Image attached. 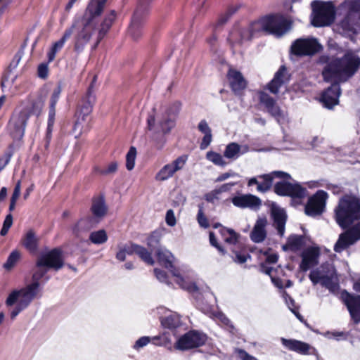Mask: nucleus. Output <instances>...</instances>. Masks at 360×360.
<instances>
[{
	"instance_id": "obj_37",
	"label": "nucleus",
	"mask_w": 360,
	"mask_h": 360,
	"mask_svg": "<svg viewBox=\"0 0 360 360\" xmlns=\"http://www.w3.org/2000/svg\"><path fill=\"white\" fill-rule=\"evenodd\" d=\"M304 244V238L303 236L292 235L288 239L286 245L283 246L284 250H290L296 252L300 250Z\"/></svg>"
},
{
	"instance_id": "obj_52",
	"label": "nucleus",
	"mask_w": 360,
	"mask_h": 360,
	"mask_svg": "<svg viewBox=\"0 0 360 360\" xmlns=\"http://www.w3.org/2000/svg\"><path fill=\"white\" fill-rule=\"evenodd\" d=\"M13 224V216L11 214H8L4 221L2 229L0 231V234L2 236H4L7 234L9 229L11 227Z\"/></svg>"
},
{
	"instance_id": "obj_43",
	"label": "nucleus",
	"mask_w": 360,
	"mask_h": 360,
	"mask_svg": "<svg viewBox=\"0 0 360 360\" xmlns=\"http://www.w3.org/2000/svg\"><path fill=\"white\" fill-rule=\"evenodd\" d=\"M136 248L137 251L136 255H137L141 259L142 261H143L145 263L149 265L154 264L155 261L152 257L153 251H148L146 248L141 246L139 245Z\"/></svg>"
},
{
	"instance_id": "obj_44",
	"label": "nucleus",
	"mask_w": 360,
	"mask_h": 360,
	"mask_svg": "<svg viewBox=\"0 0 360 360\" xmlns=\"http://www.w3.org/2000/svg\"><path fill=\"white\" fill-rule=\"evenodd\" d=\"M43 107L44 102L40 99H37L32 101L30 108H25L20 111H27L29 113V117L31 115H34L38 117L41 114Z\"/></svg>"
},
{
	"instance_id": "obj_47",
	"label": "nucleus",
	"mask_w": 360,
	"mask_h": 360,
	"mask_svg": "<svg viewBox=\"0 0 360 360\" xmlns=\"http://www.w3.org/2000/svg\"><path fill=\"white\" fill-rule=\"evenodd\" d=\"M136 157V149L135 147L131 146L126 155V167L130 171L132 170L135 165V160Z\"/></svg>"
},
{
	"instance_id": "obj_2",
	"label": "nucleus",
	"mask_w": 360,
	"mask_h": 360,
	"mask_svg": "<svg viewBox=\"0 0 360 360\" xmlns=\"http://www.w3.org/2000/svg\"><path fill=\"white\" fill-rule=\"evenodd\" d=\"M108 0H90L86 8L81 25L76 23L77 33L75 35L74 49L81 53L90 41L98 23V18L102 14Z\"/></svg>"
},
{
	"instance_id": "obj_1",
	"label": "nucleus",
	"mask_w": 360,
	"mask_h": 360,
	"mask_svg": "<svg viewBox=\"0 0 360 360\" xmlns=\"http://www.w3.org/2000/svg\"><path fill=\"white\" fill-rule=\"evenodd\" d=\"M62 251L54 248L41 254L37 259L36 269L32 276V282L25 286L13 290L8 295L5 304L9 308L11 320L15 318L24 310L27 309L35 299L42 296L41 279L46 276L48 270L53 269L56 271L63 266Z\"/></svg>"
},
{
	"instance_id": "obj_56",
	"label": "nucleus",
	"mask_w": 360,
	"mask_h": 360,
	"mask_svg": "<svg viewBox=\"0 0 360 360\" xmlns=\"http://www.w3.org/2000/svg\"><path fill=\"white\" fill-rule=\"evenodd\" d=\"M154 273L158 281L162 283H165L168 285H170V283L167 280V275L165 271L159 269H155Z\"/></svg>"
},
{
	"instance_id": "obj_22",
	"label": "nucleus",
	"mask_w": 360,
	"mask_h": 360,
	"mask_svg": "<svg viewBox=\"0 0 360 360\" xmlns=\"http://www.w3.org/2000/svg\"><path fill=\"white\" fill-rule=\"evenodd\" d=\"M332 82L330 86L323 93L321 96V101L323 105L328 108L332 109L333 106L338 104L339 97L341 94V89L339 83L340 82L329 81Z\"/></svg>"
},
{
	"instance_id": "obj_40",
	"label": "nucleus",
	"mask_w": 360,
	"mask_h": 360,
	"mask_svg": "<svg viewBox=\"0 0 360 360\" xmlns=\"http://www.w3.org/2000/svg\"><path fill=\"white\" fill-rule=\"evenodd\" d=\"M108 238L107 233L103 229L91 232L89 237V241L95 245L103 244L108 240Z\"/></svg>"
},
{
	"instance_id": "obj_45",
	"label": "nucleus",
	"mask_w": 360,
	"mask_h": 360,
	"mask_svg": "<svg viewBox=\"0 0 360 360\" xmlns=\"http://www.w3.org/2000/svg\"><path fill=\"white\" fill-rule=\"evenodd\" d=\"M239 6H230L227 11L222 14L219 20H217V23L214 25V30L217 29L218 27L224 25L229 19L235 13L239 8Z\"/></svg>"
},
{
	"instance_id": "obj_4",
	"label": "nucleus",
	"mask_w": 360,
	"mask_h": 360,
	"mask_svg": "<svg viewBox=\"0 0 360 360\" xmlns=\"http://www.w3.org/2000/svg\"><path fill=\"white\" fill-rule=\"evenodd\" d=\"M335 218L343 229L348 228L354 221L359 220L360 199L347 195L341 198L335 209Z\"/></svg>"
},
{
	"instance_id": "obj_53",
	"label": "nucleus",
	"mask_w": 360,
	"mask_h": 360,
	"mask_svg": "<svg viewBox=\"0 0 360 360\" xmlns=\"http://www.w3.org/2000/svg\"><path fill=\"white\" fill-rule=\"evenodd\" d=\"M22 56H23L22 50H19L15 54L13 60L10 63L9 66L8 68V71L11 72L13 70L15 69L18 67L20 60L22 59Z\"/></svg>"
},
{
	"instance_id": "obj_46",
	"label": "nucleus",
	"mask_w": 360,
	"mask_h": 360,
	"mask_svg": "<svg viewBox=\"0 0 360 360\" xmlns=\"http://www.w3.org/2000/svg\"><path fill=\"white\" fill-rule=\"evenodd\" d=\"M206 158L215 165L225 167L227 162L224 160L223 156L214 151H208L206 154Z\"/></svg>"
},
{
	"instance_id": "obj_29",
	"label": "nucleus",
	"mask_w": 360,
	"mask_h": 360,
	"mask_svg": "<svg viewBox=\"0 0 360 360\" xmlns=\"http://www.w3.org/2000/svg\"><path fill=\"white\" fill-rule=\"evenodd\" d=\"M357 240L358 238H356L349 229L339 235L333 250L335 252L340 253L351 245H354Z\"/></svg>"
},
{
	"instance_id": "obj_50",
	"label": "nucleus",
	"mask_w": 360,
	"mask_h": 360,
	"mask_svg": "<svg viewBox=\"0 0 360 360\" xmlns=\"http://www.w3.org/2000/svg\"><path fill=\"white\" fill-rule=\"evenodd\" d=\"M117 167L118 165L116 162H112L103 169H97L96 172L101 175L108 176L115 174L117 170Z\"/></svg>"
},
{
	"instance_id": "obj_34",
	"label": "nucleus",
	"mask_w": 360,
	"mask_h": 360,
	"mask_svg": "<svg viewBox=\"0 0 360 360\" xmlns=\"http://www.w3.org/2000/svg\"><path fill=\"white\" fill-rule=\"evenodd\" d=\"M281 342L283 345L288 349L302 354H307L309 349V345L308 344L299 340L292 339L288 340L282 338Z\"/></svg>"
},
{
	"instance_id": "obj_63",
	"label": "nucleus",
	"mask_w": 360,
	"mask_h": 360,
	"mask_svg": "<svg viewBox=\"0 0 360 360\" xmlns=\"http://www.w3.org/2000/svg\"><path fill=\"white\" fill-rule=\"evenodd\" d=\"M212 140V135L211 134H205L200 145L201 150L206 149L210 144Z\"/></svg>"
},
{
	"instance_id": "obj_49",
	"label": "nucleus",
	"mask_w": 360,
	"mask_h": 360,
	"mask_svg": "<svg viewBox=\"0 0 360 360\" xmlns=\"http://www.w3.org/2000/svg\"><path fill=\"white\" fill-rule=\"evenodd\" d=\"M20 252L17 250L13 251L8 257L6 262L4 264L6 269L13 268L20 259Z\"/></svg>"
},
{
	"instance_id": "obj_8",
	"label": "nucleus",
	"mask_w": 360,
	"mask_h": 360,
	"mask_svg": "<svg viewBox=\"0 0 360 360\" xmlns=\"http://www.w3.org/2000/svg\"><path fill=\"white\" fill-rule=\"evenodd\" d=\"M313 18L311 24L314 27H323L330 25L335 20V8L330 3L313 1L311 3Z\"/></svg>"
},
{
	"instance_id": "obj_58",
	"label": "nucleus",
	"mask_w": 360,
	"mask_h": 360,
	"mask_svg": "<svg viewBox=\"0 0 360 360\" xmlns=\"http://www.w3.org/2000/svg\"><path fill=\"white\" fill-rule=\"evenodd\" d=\"M209 238H210V244L212 246L215 247L221 255H224L226 253V252H225L224 249L221 245H219V243H217V238L213 232H210Z\"/></svg>"
},
{
	"instance_id": "obj_15",
	"label": "nucleus",
	"mask_w": 360,
	"mask_h": 360,
	"mask_svg": "<svg viewBox=\"0 0 360 360\" xmlns=\"http://www.w3.org/2000/svg\"><path fill=\"white\" fill-rule=\"evenodd\" d=\"M328 193L319 190L315 194L311 196L305 205V214L309 217H315L320 216L325 211Z\"/></svg>"
},
{
	"instance_id": "obj_42",
	"label": "nucleus",
	"mask_w": 360,
	"mask_h": 360,
	"mask_svg": "<svg viewBox=\"0 0 360 360\" xmlns=\"http://www.w3.org/2000/svg\"><path fill=\"white\" fill-rule=\"evenodd\" d=\"M77 118L73 127V131L77 134L76 137L80 136L83 132L89 130L88 117H85V120L82 121V116L77 115Z\"/></svg>"
},
{
	"instance_id": "obj_30",
	"label": "nucleus",
	"mask_w": 360,
	"mask_h": 360,
	"mask_svg": "<svg viewBox=\"0 0 360 360\" xmlns=\"http://www.w3.org/2000/svg\"><path fill=\"white\" fill-rule=\"evenodd\" d=\"M227 76L233 91L236 94H239L246 86V82L242 74L237 70L230 69Z\"/></svg>"
},
{
	"instance_id": "obj_14",
	"label": "nucleus",
	"mask_w": 360,
	"mask_h": 360,
	"mask_svg": "<svg viewBox=\"0 0 360 360\" xmlns=\"http://www.w3.org/2000/svg\"><path fill=\"white\" fill-rule=\"evenodd\" d=\"M207 340L205 334L197 330H190L176 341L174 347L179 350H188L202 346Z\"/></svg>"
},
{
	"instance_id": "obj_16",
	"label": "nucleus",
	"mask_w": 360,
	"mask_h": 360,
	"mask_svg": "<svg viewBox=\"0 0 360 360\" xmlns=\"http://www.w3.org/2000/svg\"><path fill=\"white\" fill-rule=\"evenodd\" d=\"M274 192L281 196H290L292 198L302 199L307 195V188L298 183L285 181L277 182L274 187Z\"/></svg>"
},
{
	"instance_id": "obj_13",
	"label": "nucleus",
	"mask_w": 360,
	"mask_h": 360,
	"mask_svg": "<svg viewBox=\"0 0 360 360\" xmlns=\"http://www.w3.org/2000/svg\"><path fill=\"white\" fill-rule=\"evenodd\" d=\"M181 109V103L178 101L170 104L158 118V127L164 134L171 131L176 124V120Z\"/></svg>"
},
{
	"instance_id": "obj_12",
	"label": "nucleus",
	"mask_w": 360,
	"mask_h": 360,
	"mask_svg": "<svg viewBox=\"0 0 360 360\" xmlns=\"http://www.w3.org/2000/svg\"><path fill=\"white\" fill-rule=\"evenodd\" d=\"M28 120L29 113L27 111H20L12 115L7 129L14 140H21L23 138Z\"/></svg>"
},
{
	"instance_id": "obj_28",
	"label": "nucleus",
	"mask_w": 360,
	"mask_h": 360,
	"mask_svg": "<svg viewBox=\"0 0 360 360\" xmlns=\"http://www.w3.org/2000/svg\"><path fill=\"white\" fill-rule=\"evenodd\" d=\"M287 69L285 65H281L278 70L275 73L272 80L267 84V89L274 94H277L279 89L285 82H288Z\"/></svg>"
},
{
	"instance_id": "obj_60",
	"label": "nucleus",
	"mask_w": 360,
	"mask_h": 360,
	"mask_svg": "<svg viewBox=\"0 0 360 360\" xmlns=\"http://www.w3.org/2000/svg\"><path fill=\"white\" fill-rule=\"evenodd\" d=\"M165 221L167 224L169 226H174L176 224V218L172 210H168L167 211Z\"/></svg>"
},
{
	"instance_id": "obj_64",
	"label": "nucleus",
	"mask_w": 360,
	"mask_h": 360,
	"mask_svg": "<svg viewBox=\"0 0 360 360\" xmlns=\"http://www.w3.org/2000/svg\"><path fill=\"white\" fill-rule=\"evenodd\" d=\"M138 246H139V245H137V244L130 243L129 245L126 244L122 247L124 249V250L125 251L126 255H132L133 254H136V251H137L136 248Z\"/></svg>"
},
{
	"instance_id": "obj_9",
	"label": "nucleus",
	"mask_w": 360,
	"mask_h": 360,
	"mask_svg": "<svg viewBox=\"0 0 360 360\" xmlns=\"http://www.w3.org/2000/svg\"><path fill=\"white\" fill-rule=\"evenodd\" d=\"M150 2L151 0H139L128 30L129 34L134 40H137L142 35L146 17Z\"/></svg>"
},
{
	"instance_id": "obj_7",
	"label": "nucleus",
	"mask_w": 360,
	"mask_h": 360,
	"mask_svg": "<svg viewBox=\"0 0 360 360\" xmlns=\"http://www.w3.org/2000/svg\"><path fill=\"white\" fill-rule=\"evenodd\" d=\"M155 255L158 262L166 269H169L173 276L176 278V281L182 289L190 292L198 291V288L195 283L187 281L181 276L179 270L174 266V257L169 250L162 248H158L155 252Z\"/></svg>"
},
{
	"instance_id": "obj_21",
	"label": "nucleus",
	"mask_w": 360,
	"mask_h": 360,
	"mask_svg": "<svg viewBox=\"0 0 360 360\" xmlns=\"http://www.w3.org/2000/svg\"><path fill=\"white\" fill-rule=\"evenodd\" d=\"M187 161V156L181 155L169 164L165 165L156 174L155 179L158 181H166L173 176L179 170L183 169Z\"/></svg>"
},
{
	"instance_id": "obj_59",
	"label": "nucleus",
	"mask_w": 360,
	"mask_h": 360,
	"mask_svg": "<svg viewBox=\"0 0 360 360\" xmlns=\"http://www.w3.org/2000/svg\"><path fill=\"white\" fill-rule=\"evenodd\" d=\"M150 338L148 336H143L136 340L134 345V348L139 349L147 345L150 342Z\"/></svg>"
},
{
	"instance_id": "obj_20",
	"label": "nucleus",
	"mask_w": 360,
	"mask_h": 360,
	"mask_svg": "<svg viewBox=\"0 0 360 360\" xmlns=\"http://www.w3.org/2000/svg\"><path fill=\"white\" fill-rule=\"evenodd\" d=\"M340 299L347 307L354 322L359 323L360 322V295L351 294L346 290H342Z\"/></svg>"
},
{
	"instance_id": "obj_17",
	"label": "nucleus",
	"mask_w": 360,
	"mask_h": 360,
	"mask_svg": "<svg viewBox=\"0 0 360 360\" xmlns=\"http://www.w3.org/2000/svg\"><path fill=\"white\" fill-rule=\"evenodd\" d=\"M96 79L97 77L95 75L88 87L86 94L78 103L77 115L82 116V121H84L85 117H88L92 112L93 106L96 102L95 83Z\"/></svg>"
},
{
	"instance_id": "obj_23",
	"label": "nucleus",
	"mask_w": 360,
	"mask_h": 360,
	"mask_svg": "<svg viewBox=\"0 0 360 360\" xmlns=\"http://www.w3.org/2000/svg\"><path fill=\"white\" fill-rule=\"evenodd\" d=\"M231 202L237 207L241 209L249 208L252 210H259L262 205L261 199L252 194H243L234 196L232 198Z\"/></svg>"
},
{
	"instance_id": "obj_33",
	"label": "nucleus",
	"mask_w": 360,
	"mask_h": 360,
	"mask_svg": "<svg viewBox=\"0 0 360 360\" xmlns=\"http://www.w3.org/2000/svg\"><path fill=\"white\" fill-rule=\"evenodd\" d=\"M75 27V25H72V27L67 29L65 31L61 39L56 41L53 44L50 51L48 53L49 62H51L55 59L57 52H58L63 47L65 41L70 37V36L73 33V30Z\"/></svg>"
},
{
	"instance_id": "obj_55",
	"label": "nucleus",
	"mask_w": 360,
	"mask_h": 360,
	"mask_svg": "<svg viewBox=\"0 0 360 360\" xmlns=\"http://www.w3.org/2000/svg\"><path fill=\"white\" fill-rule=\"evenodd\" d=\"M197 219L199 225L202 228H208L210 226V224L208 222V220L207 217L205 216L202 209L200 207L199 209L198 215H197Z\"/></svg>"
},
{
	"instance_id": "obj_41",
	"label": "nucleus",
	"mask_w": 360,
	"mask_h": 360,
	"mask_svg": "<svg viewBox=\"0 0 360 360\" xmlns=\"http://www.w3.org/2000/svg\"><path fill=\"white\" fill-rule=\"evenodd\" d=\"M180 317L177 314H172L161 319V323L163 327L173 329L177 328L180 325Z\"/></svg>"
},
{
	"instance_id": "obj_3",
	"label": "nucleus",
	"mask_w": 360,
	"mask_h": 360,
	"mask_svg": "<svg viewBox=\"0 0 360 360\" xmlns=\"http://www.w3.org/2000/svg\"><path fill=\"white\" fill-rule=\"evenodd\" d=\"M359 67L360 57L347 50L342 57L330 61L324 67L322 75L325 81L345 82L356 74Z\"/></svg>"
},
{
	"instance_id": "obj_27",
	"label": "nucleus",
	"mask_w": 360,
	"mask_h": 360,
	"mask_svg": "<svg viewBox=\"0 0 360 360\" xmlns=\"http://www.w3.org/2000/svg\"><path fill=\"white\" fill-rule=\"evenodd\" d=\"M98 224L97 221L91 217L87 216L80 219L72 226V233L76 238H79Z\"/></svg>"
},
{
	"instance_id": "obj_10",
	"label": "nucleus",
	"mask_w": 360,
	"mask_h": 360,
	"mask_svg": "<svg viewBox=\"0 0 360 360\" xmlns=\"http://www.w3.org/2000/svg\"><path fill=\"white\" fill-rule=\"evenodd\" d=\"M309 278L314 285L320 283L333 294L337 293L340 288L338 278L333 267L328 269L326 273L318 269H314L310 272Z\"/></svg>"
},
{
	"instance_id": "obj_6",
	"label": "nucleus",
	"mask_w": 360,
	"mask_h": 360,
	"mask_svg": "<svg viewBox=\"0 0 360 360\" xmlns=\"http://www.w3.org/2000/svg\"><path fill=\"white\" fill-rule=\"evenodd\" d=\"M290 21L282 15L275 14L265 16L253 22V29L260 32H268L281 37L290 29Z\"/></svg>"
},
{
	"instance_id": "obj_24",
	"label": "nucleus",
	"mask_w": 360,
	"mask_h": 360,
	"mask_svg": "<svg viewBox=\"0 0 360 360\" xmlns=\"http://www.w3.org/2000/svg\"><path fill=\"white\" fill-rule=\"evenodd\" d=\"M90 212L89 217L98 224L103 219L108 212V206L103 195H98L92 198Z\"/></svg>"
},
{
	"instance_id": "obj_54",
	"label": "nucleus",
	"mask_w": 360,
	"mask_h": 360,
	"mask_svg": "<svg viewBox=\"0 0 360 360\" xmlns=\"http://www.w3.org/2000/svg\"><path fill=\"white\" fill-rule=\"evenodd\" d=\"M62 91V87L60 84L53 89L52 95L50 99V105L56 106V103L60 98V93Z\"/></svg>"
},
{
	"instance_id": "obj_11",
	"label": "nucleus",
	"mask_w": 360,
	"mask_h": 360,
	"mask_svg": "<svg viewBox=\"0 0 360 360\" xmlns=\"http://www.w3.org/2000/svg\"><path fill=\"white\" fill-rule=\"evenodd\" d=\"M322 49V45L314 37L299 38L292 43L290 53L298 57L312 56Z\"/></svg>"
},
{
	"instance_id": "obj_18",
	"label": "nucleus",
	"mask_w": 360,
	"mask_h": 360,
	"mask_svg": "<svg viewBox=\"0 0 360 360\" xmlns=\"http://www.w3.org/2000/svg\"><path fill=\"white\" fill-rule=\"evenodd\" d=\"M259 103L262 105L265 110L273 117L278 124H282L286 120V115L283 110L277 104L276 101L267 93L262 91L259 95Z\"/></svg>"
},
{
	"instance_id": "obj_57",
	"label": "nucleus",
	"mask_w": 360,
	"mask_h": 360,
	"mask_svg": "<svg viewBox=\"0 0 360 360\" xmlns=\"http://www.w3.org/2000/svg\"><path fill=\"white\" fill-rule=\"evenodd\" d=\"M239 176L238 173H236L231 170H229L227 172L223 173L217 176V178L214 180V182H222L230 177Z\"/></svg>"
},
{
	"instance_id": "obj_38",
	"label": "nucleus",
	"mask_w": 360,
	"mask_h": 360,
	"mask_svg": "<svg viewBox=\"0 0 360 360\" xmlns=\"http://www.w3.org/2000/svg\"><path fill=\"white\" fill-rule=\"evenodd\" d=\"M258 178L262 181H259L257 190L261 193H266L272 186L274 176L271 174H267L258 176Z\"/></svg>"
},
{
	"instance_id": "obj_26",
	"label": "nucleus",
	"mask_w": 360,
	"mask_h": 360,
	"mask_svg": "<svg viewBox=\"0 0 360 360\" xmlns=\"http://www.w3.org/2000/svg\"><path fill=\"white\" fill-rule=\"evenodd\" d=\"M116 12L114 10H111L109 13H108L104 18L103 19L102 22L99 24V25L97 27L98 30V34L96 37V41L95 44L93 46V49H96L99 43L101 41V40L105 37L106 34L108 32L110 29L112 27V25L113 22L116 19Z\"/></svg>"
},
{
	"instance_id": "obj_32",
	"label": "nucleus",
	"mask_w": 360,
	"mask_h": 360,
	"mask_svg": "<svg viewBox=\"0 0 360 360\" xmlns=\"http://www.w3.org/2000/svg\"><path fill=\"white\" fill-rule=\"evenodd\" d=\"M271 217L274 220V226L277 229L278 233L283 236L287 218L285 211L282 209L274 208L271 212Z\"/></svg>"
},
{
	"instance_id": "obj_51",
	"label": "nucleus",
	"mask_w": 360,
	"mask_h": 360,
	"mask_svg": "<svg viewBox=\"0 0 360 360\" xmlns=\"http://www.w3.org/2000/svg\"><path fill=\"white\" fill-rule=\"evenodd\" d=\"M159 243L160 236L157 232H153L147 239V245L151 251H153V249L158 247Z\"/></svg>"
},
{
	"instance_id": "obj_62",
	"label": "nucleus",
	"mask_w": 360,
	"mask_h": 360,
	"mask_svg": "<svg viewBox=\"0 0 360 360\" xmlns=\"http://www.w3.org/2000/svg\"><path fill=\"white\" fill-rule=\"evenodd\" d=\"M236 352L241 360H257V359L243 349H237Z\"/></svg>"
},
{
	"instance_id": "obj_25",
	"label": "nucleus",
	"mask_w": 360,
	"mask_h": 360,
	"mask_svg": "<svg viewBox=\"0 0 360 360\" xmlns=\"http://www.w3.org/2000/svg\"><path fill=\"white\" fill-rule=\"evenodd\" d=\"M319 251L314 248H309L304 250L301 255L302 262L300 269L302 271H307L309 269L319 264Z\"/></svg>"
},
{
	"instance_id": "obj_39",
	"label": "nucleus",
	"mask_w": 360,
	"mask_h": 360,
	"mask_svg": "<svg viewBox=\"0 0 360 360\" xmlns=\"http://www.w3.org/2000/svg\"><path fill=\"white\" fill-rule=\"evenodd\" d=\"M219 231L226 243L231 245H234L237 243L238 234L233 229L221 227Z\"/></svg>"
},
{
	"instance_id": "obj_5",
	"label": "nucleus",
	"mask_w": 360,
	"mask_h": 360,
	"mask_svg": "<svg viewBox=\"0 0 360 360\" xmlns=\"http://www.w3.org/2000/svg\"><path fill=\"white\" fill-rule=\"evenodd\" d=\"M344 18L339 26L344 34H354L360 32V0H346L339 6Z\"/></svg>"
},
{
	"instance_id": "obj_61",
	"label": "nucleus",
	"mask_w": 360,
	"mask_h": 360,
	"mask_svg": "<svg viewBox=\"0 0 360 360\" xmlns=\"http://www.w3.org/2000/svg\"><path fill=\"white\" fill-rule=\"evenodd\" d=\"M198 128V130L204 134L212 133V130L205 120H202L199 122Z\"/></svg>"
},
{
	"instance_id": "obj_48",
	"label": "nucleus",
	"mask_w": 360,
	"mask_h": 360,
	"mask_svg": "<svg viewBox=\"0 0 360 360\" xmlns=\"http://www.w3.org/2000/svg\"><path fill=\"white\" fill-rule=\"evenodd\" d=\"M221 193L217 188H215L210 192L206 193L204 196L205 200L214 205H217L219 203V200L221 199L220 195Z\"/></svg>"
},
{
	"instance_id": "obj_19",
	"label": "nucleus",
	"mask_w": 360,
	"mask_h": 360,
	"mask_svg": "<svg viewBox=\"0 0 360 360\" xmlns=\"http://www.w3.org/2000/svg\"><path fill=\"white\" fill-rule=\"evenodd\" d=\"M257 35V30L253 29V22H252L246 27L236 25L230 32L228 40L232 46L240 45Z\"/></svg>"
},
{
	"instance_id": "obj_35",
	"label": "nucleus",
	"mask_w": 360,
	"mask_h": 360,
	"mask_svg": "<svg viewBox=\"0 0 360 360\" xmlns=\"http://www.w3.org/2000/svg\"><path fill=\"white\" fill-rule=\"evenodd\" d=\"M39 239L32 230H30L26 233L23 240V245L31 253L37 252L38 250Z\"/></svg>"
},
{
	"instance_id": "obj_36",
	"label": "nucleus",
	"mask_w": 360,
	"mask_h": 360,
	"mask_svg": "<svg viewBox=\"0 0 360 360\" xmlns=\"http://www.w3.org/2000/svg\"><path fill=\"white\" fill-rule=\"evenodd\" d=\"M245 151L241 152V146L235 142L229 143L224 150V156L226 158L235 160L238 159L240 155L243 154Z\"/></svg>"
},
{
	"instance_id": "obj_31",
	"label": "nucleus",
	"mask_w": 360,
	"mask_h": 360,
	"mask_svg": "<svg viewBox=\"0 0 360 360\" xmlns=\"http://www.w3.org/2000/svg\"><path fill=\"white\" fill-rule=\"evenodd\" d=\"M267 224L266 218H259L250 233L251 240L257 243H262L264 240L266 236V231L265 227Z\"/></svg>"
}]
</instances>
